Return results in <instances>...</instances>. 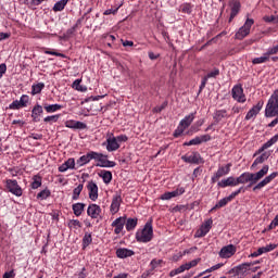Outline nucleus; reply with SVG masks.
<instances>
[{"mask_svg":"<svg viewBox=\"0 0 278 278\" xmlns=\"http://www.w3.org/2000/svg\"><path fill=\"white\" fill-rule=\"evenodd\" d=\"M268 170H270V166L264 165L261 170L257 173H249L244 172L239 177H237V186H240V184H249L247 188H251L252 186H255L260 179H264L266 175H268Z\"/></svg>","mask_w":278,"mask_h":278,"instance_id":"f257e3e1","label":"nucleus"},{"mask_svg":"<svg viewBox=\"0 0 278 278\" xmlns=\"http://www.w3.org/2000/svg\"><path fill=\"white\" fill-rule=\"evenodd\" d=\"M275 116L276 118L268 124V127L278 125V89L271 93L265 106V117L273 118Z\"/></svg>","mask_w":278,"mask_h":278,"instance_id":"f03ea898","label":"nucleus"},{"mask_svg":"<svg viewBox=\"0 0 278 278\" xmlns=\"http://www.w3.org/2000/svg\"><path fill=\"white\" fill-rule=\"evenodd\" d=\"M136 240L143 243L153 240V219L148 220L142 229L137 230Z\"/></svg>","mask_w":278,"mask_h":278,"instance_id":"7ed1b4c3","label":"nucleus"},{"mask_svg":"<svg viewBox=\"0 0 278 278\" xmlns=\"http://www.w3.org/2000/svg\"><path fill=\"white\" fill-rule=\"evenodd\" d=\"M241 192H245L244 187H240L237 191L232 192L230 195L223 198L218 201V203L213 206L210 212H216V210H220V207H225L227 203H231V200L241 194Z\"/></svg>","mask_w":278,"mask_h":278,"instance_id":"20e7f679","label":"nucleus"},{"mask_svg":"<svg viewBox=\"0 0 278 278\" xmlns=\"http://www.w3.org/2000/svg\"><path fill=\"white\" fill-rule=\"evenodd\" d=\"M199 262H201V258H195L189 263L180 265L178 268L169 271V277H177V275H181V273H186V270H190V268L199 266Z\"/></svg>","mask_w":278,"mask_h":278,"instance_id":"39448f33","label":"nucleus"},{"mask_svg":"<svg viewBox=\"0 0 278 278\" xmlns=\"http://www.w3.org/2000/svg\"><path fill=\"white\" fill-rule=\"evenodd\" d=\"M254 23L253 18H247L244 25L236 33L237 40H244L251 34V27H253Z\"/></svg>","mask_w":278,"mask_h":278,"instance_id":"423d86ee","label":"nucleus"},{"mask_svg":"<svg viewBox=\"0 0 278 278\" xmlns=\"http://www.w3.org/2000/svg\"><path fill=\"white\" fill-rule=\"evenodd\" d=\"M96 162H99L96 166L100 168H114L116 162L108 160V154L96 152Z\"/></svg>","mask_w":278,"mask_h":278,"instance_id":"0eeeda50","label":"nucleus"},{"mask_svg":"<svg viewBox=\"0 0 278 278\" xmlns=\"http://www.w3.org/2000/svg\"><path fill=\"white\" fill-rule=\"evenodd\" d=\"M5 188L8 192H11L14 197H23V188L18 186V181L16 179H7Z\"/></svg>","mask_w":278,"mask_h":278,"instance_id":"6e6552de","label":"nucleus"},{"mask_svg":"<svg viewBox=\"0 0 278 278\" xmlns=\"http://www.w3.org/2000/svg\"><path fill=\"white\" fill-rule=\"evenodd\" d=\"M248 270H251V264L242 263L238 266L232 267L228 271V275H232V277H244V275H247Z\"/></svg>","mask_w":278,"mask_h":278,"instance_id":"1a4fd4ad","label":"nucleus"},{"mask_svg":"<svg viewBox=\"0 0 278 278\" xmlns=\"http://www.w3.org/2000/svg\"><path fill=\"white\" fill-rule=\"evenodd\" d=\"M231 96L237 103H247V96L244 94V89L242 85H236L231 89Z\"/></svg>","mask_w":278,"mask_h":278,"instance_id":"9d476101","label":"nucleus"},{"mask_svg":"<svg viewBox=\"0 0 278 278\" xmlns=\"http://www.w3.org/2000/svg\"><path fill=\"white\" fill-rule=\"evenodd\" d=\"M231 173V163L226 164L225 166H219L217 172L212 176L211 184H216L225 175Z\"/></svg>","mask_w":278,"mask_h":278,"instance_id":"9b49d317","label":"nucleus"},{"mask_svg":"<svg viewBox=\"0 0 278 278\" xmlns=\"http://www.w3.org/2000/svg\"><path fill=\"white\" fill-rule=\"evenodd\" d=\"M123 204V197L121 193L116 192L111 202L110 212L114 216V214H118L121 212V205Z\"/></svg>","mask_w":278,"mask_h":278,"instance_id":"f8f14e48","label":"nucleus"},{"mask_svg":"<svg viewBox=\"0 0 278 278\" xmlns=\"http://www.w3.org/2000/svg\"><path fill=\"white\" fill-rule=\"evenodd\" d=\"M92 160H97V152L94 151H89L86 154H84L83 156H80L77 161L76 164L78 166V168H81V166H86V164H90V162H92Z\"/></svg>","mask_w":278,"mask_h":278,"instance_id":"ddd939ff","label":"nucleus"},{"mask_svg":"<svg viewBox=\"0 0 278 278\" xmlns=\"http://www.w3.org/2000/svg\"><path fill=\"white\" fill-rule=\"evenodd\" d=\"M278 172H274L270 175L266 176L262 181H260L256 186L253 187V192L257 190H262V188H266L268 184H270L273 180L277 179Z\"/></svg>","mask_w":278,"mask_h":278,"instance_id":"4468645a","label":"nucleus"},{"mask_svg":"<svg viewBox=\"0 0 278 278\" xmlns=\"http://www.w3.org/2000/svg\"><path fill=\"white\" fill-rule=\"evenodd\" d=\"M214 224V220L212 218L207 219L200 228V230H197L195 238H205L207 233H210V229H212V225Z\"/></svg>","mask_w":278,"mask_h":278,"instance_id":"2eb2a0df","label":"nucleus"},{"mask_svg":"<svg viewBox=\"0 0 278 278\" xmlns=\"http://www.w3.org/2000/svg\"><path fill=\"white\" fill-rule=\"evenodd\" d=\"M186 192L184 187L177 188L174 191H167L161 195V201H170V199H175V197H181Z\"/></svg>","mask_w":278,"mask_h":278,"instance_id":"dca6fc26","label":"nucleus"},{"mask_svg":"<svg viewBox=\"0 0 278 278\" xmlns=\"http://www.w3.org/2000/svg\"><path fill=\"white\" fill-rule=\"evenodd\" d=\"M229 7H230V17L228 23H231V21H233L240 13V8H242V5L240 4V0H232L229 3Z\"/></svg>","mask_w":278,"mask_h":278,"instance_id":"f3484780","label":"nucleus"},{"mask_svg":"<svg viewBox=\"0 0 278 278\" xmlns=\"http://www.w3.org/2000/svg\"><path fill=\"white\" fill-rule=\"evenodd\" d=\"M262 108H264V100H261L254 105L245 115V121H251V118H255L260 112H262Z\"/></svg>","mask_w":278,"mask_h":278,"instance_id":"a211bd4d","label":"nucleus"},{"mask_svg":"<svg viewBox=\"0 0 278 278\" xmlns=\"http://www.w3.org/2000/svg\"><path fill=\"white\" fill-rule=\"evenodd\" d=\"M236 245L233 244H229L226 245L224 248H222V250L219 251V257H223V260H227L229 257H232V255H236Z\"/></svg>","mask_w":278,"mask_h":278,"instance_id":"6ab92c4d","label":"nucleus"},{"mask_svg":"<svg viewBox=\"0 0 278 278\" xmlns=\"http://www.w3.org/2000/svg\"><path fill=\"white\" fill-rule=\"evenodd\" d=\"M87 190L89 192V199L91 201H97L99 199V186H97V182L89 181L87 185Z\"/></svg>","mask_w":278,"mask_h":278,"instance_id":"aec40b11","label":"nucleus"},{"mask_svg":"<svg viewBox=\"0 0 278 278\" xmlns=\"http://www.w3.org/2000/svg\"><path fill=\"white\" fill-rule=\"evenodd\" d=\"M276 249L277 244L270 243L266 247L258 248V250L251 253L249 257H260V255H264V253H270V251H275Z\"/></svg>","mask_w":278,"mask_h":278,"instance_id":"412c9836","label":"nucleus"},{"mask_svg":"<svg viewBox=\"0 0 278 278\" xmlns=\"http://www.w3.org/2000/svg\"><path fill=\"white\" fill-rule=\"evenodd\" d=\"M126 217L122 216L112 222L111 227H114V233L118 236L125 229Z\"/></svg>","mask_w":278,"mask_h":278,"instance_id":"4be33fe9","label":"nucleus"},{"mask_svg":"<svg viewBox=\"0 0 278 278\" xmlns=\"http://www.w3.org/2000/svg\"><path fill=\"white\" fill-rule=\"evenodd\" d=\"M181 160L187 164H200L201 154L199 152H192L190 155L186 154L181 156Z\"/></svg>","mask_w":278,"mask_h":278,"instance_id":"5701e85b","label":"nucleus"},{"mask_svg":"<svg viewBox=\"0 0 278 278\" xmlns=\"http://www.w3.org/2000/svg\"><path fill=\"white\" fill-rule=\"evenodd\" d=\"M87 215L93 220L101 216V206L98 204H89L87 208Z\"/></svg>","mask_w":278,"mask_h":278,"instance_id":"b1692460","label":"nucleus"},{"mask_svg":"<svg viewBox=\"0 0 278 278\" xmlns=\"http://www.w3.org/2000/svg\"><path fill=\"white\" fill-rule=\"evenodd\" d=\"M218 188H233L238 186V180L236 177L230 176L228 178L222 179L220 181L217 182Z\"/></svg>","mask_w":278,"mask_h":278,"instance_id":"393cba45","label":"nucleus"},{"mask_svg":"<svg viewBox=\"0 0 278 278\" xmlns=\"http://www.w3.org/2000/svg\"><path fill=\"white\" fill-rule=\"evenodd\" d=\"M115 255L119 260H127V257H132V255H136V252L127 248H118L115 252Z\"/></svg>","mask_w":278,"mask_h":278,"instance_id":"a878e982","label":"nucleus"},{"mask_svg":"<svg viewBox=\"0 0 278 278\" xmlns=\"http://www.w3.org/2000/svg\"><path fill=\"white\" fill-rule=\"evenodd\" d=\"M65 127L68 129H88V125L84 122H77L74 119H68L65 122Z\"/></svg>","mask_w":278,"mask_h":278,"instance_id":"bb28decb","label":"nucleus"},{"mask_svg":"<svg viewBox=\"0 0 278 278\" xmlns=\"http://www.w3.org/2000/svg\"><path fill=\"white\" fill-rule=\"evenodd\" d=\"M278 141V134L275 135L274 137H271L267 142H265L254 154L255 155H260V153H264V151H266V149H270V147H273V144H276V142Z\"/></svg>","mask_w":278,"mask_h":278,"instance_id":"cd10ccee","label":"nucleus"},{"mask_svg":"<svg viewBox=\"0 0 278 278\" xmlns=\"http://www.w3.org/2000/svg\"><path fill=\"white\" fill-rule=\"evenodd\" d=\"M106 151L112 152V151H118L121 149V143L116 140V137H110L106 139Z\"/></svg>","mask_w":278,"mask_h":278,"instance_id":"c85d7f7f","label":"nucleus"},{"mask_svg":"<svg viewBox=\"0 0 278 278\" xmlns=\"http://www.w3.org/2000/svg\"><path fill=\"white\" fill-rule=\"evenodd\" d=\"M75 170V159L71 157L59 166V173H66V170Z\"/></svg>","mask_w":278,"mask_h":278,"instance_id":"c756f323","label":"nucleus"},{"mask_svg":"<svg viewBox=\"0 0 278 278\" xmlns=\"http://www.w3.org/2000/svg\"><path fill=\"white\" fill-rule=\"evenodd\" d=\"M194 118H197V112L185 116V118L179 122V125L182 126L185 129H188V127H190V125H192V123L194 122Z\"/></svg>","mask_w":278,"mask_h":278,"instance_id":"7c9ffc66","label":"nucleus"},{"mask_svg":"<svg viewBox=\"0 0 278 278\" xmlns=\"http://www.w3.org/2000/svg\"><path fill=\"white\" fill-rule=\"evenodd\" d=\"M42 105L36 104L31 110V118L34 123L40 122V115L42 114Z\"/></svg>","mask_w":278,"mask_h":278,"instance_id":"2f4dec72","label":"nucleus"},{"mask_svg":"<svg viewBox=\"0 0 278 278\" xmlns=\"http://www.w3.org/2000/svg\"><path fill=\"white\" fill-rule=\"evenodd\" d=\"M268 157H270V152H263L258 157L254 160L251 168H255V166H257L258 164H264L266 160H268Z\"/></svg>","mask_w":278,"mask_h":278,"instance_id":"473e14b6","label":"nucleus"},{"mask_svg":"<svg viewBox=\"0 0 278 278\" xmlns=\"http://www.w3.org/2000/svg\"><path fill=\"white\" fill-rule=\"evenodd\" d=\"M73 213L75 216L79 217L81 214H84V210H86V204L78 202L72 205Z\"/></svg>","mask_w":278,"mask_h":278,"instance_id":"72a5a7b5","label":"nucleus"},{"mask_svg":"<svg viewBox=\"0 0 278 278\" xmlns=\"http://www.w3.org/2000/svg\"><path fill=\"white\" fill-rule=\"evenodd\" d=\"M62 108H64L62 104H43V110H46V112L48 114H53V112H59V110H62Z\"/></svg>","mask_w":278,"mask_h":278,"instance_id":"f704fd0d","label":"nucleus"},{"mask_svg":"<svg viewBox=\"0 0 278 278\" xmlns=\"http://www.w3.org/2000/svg\"><path fill=\"white\" fill-rule=\"evenodd\" d=\"M213 118L217 123H220L223 118H229V114H227V110H217L215 111Z\"/></svg>","mask_w":278,"mask_h":278,"instance_id":"c9c22d12","label":"nucleus"},{"mask_svg":"<svg viewBox=\"0 0 278 278\" xmlns=\"http://www.w3.org/2000/svg\"><path fill=\"white\" fill-rule=\"evenodd\" d=\"M79 25H81V20H77L76 24L67 29L65 33H64V38H73V36H75V31H77V28L79 27Z\"/></svg>","mask_w":278,"mask_h":278,"instance_id":"e433bc0d","label":"nucleus"},{"mask_svg":"<svg viewBox=\"0 0 278 278\" xmlns=\"http://www.w3.org/2000/svg\"><path fill=\"white\" fill-rule=\"evenodd\" d=\"M125 226H126L127 231H134V229H136V227H138V218L130 217V218L126 219Z\"/></svg>","mask_w":278,"mask_h":278,"instance_id":"4c0bfd02","label":"nucleus"},{"mask_svg":"<svg viewBox=\"0 0 278 278\" xmlns=\"http://www.w3.org/2000/svg\"><path fill=\"white\" fill-rule=\"evenodd\" d=\"M99 177H101L103 182L106 185L112 182V172L110 170L102 169Z\"/></svg>","mask_w":278,"mask_h":278,"instance_id":"58836bf2","label":"nucleus"},{"mask_svg":"<svg viewBox=\"0 0 278 278\" xmlns=\"http://www.w3.org/2000/svg\"><path fill=\"white\" fill-rule=\"evenodd\" d=\"M45 90V83H38L34 84L31 86V94L35 97V94H40Z\"/></svg>","mask_w":278,"mask_h":278,"instance_id":"ea45409f","label":"nucleus"},{"mask_svg":"<svg viewBox=\"0 0 278 278\" xmlns=\"http://www.w3.org/2000/svg\"><path fill=\"white\" fill-rule=\"evenodd\" d=\"M40 186H42V176L40 175L33 176V182H31L33 190H38Z\"/></svg>","mask_w":278,"mask_h":278,"instance_id":"a19ab883","label":"nucleus"},{"mask_svg":"<svg viewBox=\"0 0 278 278\" xmlns=\"http://www.w3.org/2000/svg\"><path fill=\"white\" fill-rule=\"evenodd\" d=\"M66 1L67 0H60V1H58L54 5H53V8H52V10H53V12H62L65 8H66Z\"/></svg>","mask_w":278,"mask_h":278,"instance_id":"79ce46f5","label":"nucleus"},{"mask_svg":"<svg viewBox=\"0 0 278 278\" xmlns=\"http://www.w3.org/2000/svg\"><path fill=\"white\" fill-rule=\"evenodd\" d=\"M193 8L194 5H192L191 3L185 2L180 5V12H182V14H192Z\"/></svg>","mask_w":278,"mask_h":278,"instance_id":"37998d69","label":"nucleus"},{"mask_svg":"<svg viewBox=\"0 0 278 278\" xmlns=\"http://www.w3.org/2000/svg\"><path fill=\"white\" fill-rule=\"evenodd\" d=\"M90 244H92V233L86 232L83 238V249L90 247Z\"/></svg>","mask_w":278,"mask_h":278,"instance_id":"c03bdc74","label":"nucleus"},{"mask_svg":"<svg viewBox=\"0 0 278 278\" xmlns=\"http://www.w3.org/2000/svg\"><path fill=\"white\" fill-rule=\"evenodd\" d=\"M72 88H74V90H78V92H86V90H88V88L81 86V79L74 80Z\"/></svg>","mask_w":278,"mask_h":278,"instance_id":"a18cd8bd","label":"nucleus"},{"mask_svg":"<svg viewBox=\"0 0 278 278\" xmlns=\"http://www.w3.org/2000/svg\"><path fill=\"white\" fill-rule=\"evenodd\" d=\"M49 197H51V190L49 189H43L37 194V199H39L40 201H47Z\"/></svg>","mask_w":278,"mask_h":278,"instance_id":"49530a36","label":"nucleus"},{"mask_svg":"<svg viewBox=\"0 0 278 278\" xmlns=\"http://www.w3.org/2000/svg\"><path fill=\"white\" fill-rule=\"evenodd\" d=\"M84 190V184L78 185L74 190H73V201H77L79 199V194H81V191Z\"/></svg>","mask_w":278,"mask_h":278,"instance_id":"de8ad7c7","label":"nucleus"},{"mask_svg":"<svg viewBox=\"0 0 278 278\" xmlns=\"http://www.w3.org/2000/svg\"><path fill=\"white\" fill-rule=\"evenodd\" d=\"M43 53H46V55H55L56 58H66V54L55 52L53 49L51 50L49 48H43Z\"/></svg>","mask_w":278,"mask_h":278,"instance_id":"09e8293b","label":"nucleus"},{"mask_svg":"<svg viewBox=\"0 0 278 278\" xmlns=\"http://www.w3.org/2000/svg\"><path fill=\"white\" fill-rule=\"evenodd\" d=\"M201 144V138L200 137H194L190 141H186L184 143V147H193V146H199Z\"/></svg>","mask_w":278,"mask_h":278,"instance_id":"8fccbe9b","label":"nucleus"},{"mask_svg":"<svg viewBox=\"0 0 278 278\" xmlns=\"http://www.w3.org/2000/svg\"><path fill=\"white\" fill-rule=\"evenodd\" d=\"M18 103H20V108H27V105L29 103V96L23 94L20 98Z\"/></svg>","mask_w":278,"mask_h":278,"instance_id":"3c124183","label":"nucleus"},{"mask_svg":"<svg viewBox=\"0 0 278 278\" xmlns=\"http://www.w3.org/2000/svg\"><path fill=\"white\" fill-rule=\"evenodd\" d=\"M121 8H123V4L117 5L115 9H109L104 11V16H110V14L116 15L118 14V10H121Z\"/></svg>","mask_w":278,"mask_h":278,"instance_id":"603ef678","label":"nucleus"},{"mask_svg":"<svg viewBox=\"0 0 278 278\" xmlns=\"http://www.w3.org/2000/svg\"><path fill=\"white\" fill-rule=\"evenodd\" d=\"M218 75H220V70L218 68H214L212 72H210L205 77L206 79H212V78H216L218 77Z\"/></svg>","mask_w":278,"mask_h":278,"instance_id":"864d4df0","label":"nucleus"},{"mask_svg":"<svg viewBox=\"0 0 278 278\" xmlns=\"http://www.w3.org/2000/svg\"><path fill=\"white\" fill-rule=\"evenodd\" d=\"M60 121V115H50L43 118L45 123H58Z\"/></svg>","mask_w":278,"mask_h":278,"instance_id":"5fc2aeb1","label":"nucleus"},{"mask_svg":"<svg viewBox=\"0 0 278 278\" xmlns=\"http://www.w3.org/2000/svg\"><path fill=\"white\" fill-rule=\"evenodd\" d=\"M163 263H164L163 260L154 258V260L151 261L150 266H151L152 270H155V268L161 266Z\"/></svg>","mask_w":278,"mask_h":278,"instance_id":"6e6d98bb","label":"nucleus"},{"mask_svg":"<svg viewBox=\"0 0 278 278\" xmlns=\"http://www.w3.org/2000/svg\"><path fill=\"white\" fill-rule=\"evenodd\" d=\"M166 108H168V102H163L162 105L160 106H155L153 109V112L156 113V114H160V112H162L163 110H166Z\"/></svg>","mask_w":278,"mask_h":278,"instance_id":"4d7b16f0","label":"nucleus"},{"mask_svg":"<svg viewBox=\"0 0 278 278\" xmlns=\"http://www.w3.org/2000/svg\"><path fill=\"white\" fill-rule=\"evenodd\" d=\"M184 131H186V128H184L179 124L178 127L176 128V130L174 131V138H179V136H181V134H184Z\"/></svg>","mask_w":278,"mask_h":278,"instance_id":"13d9d810","label":"nucleus"},{"mask_svg":"<svg viewBox=\"0 0 278 278\" xmlns=\"http://www.w3.org/2000/svg\"><path fill=\"white\" fill-rule=\"evenodd\" d=\"M21 104L18 100H14L11 104H9V110H21Z\"/></svg>","mask_w":278,"mask_h":278,"instance_id":"bf43d9fd","label":"nucleus"},{"mask_svg":"<svg viewBox=\"0 0 278 278\" xmlns=\"http://www.w3.org/2000/svg\"><path fill=\"white\" fill-rule=\"evenodd\" d=\"M207 79H208V78H207L206 76H204V77L202 78V81H201V85H200V89H199L198 94H201V92H203L205 86H207Z\"/></svg>","mask_w":278,"mask_h":278,"instance_id":"052dcab7","label":"nucleus"},{"mask_svg":"<svg viewBox=\"0 0 278 278\" xmlns=\"http://www.w3.org/2000/svg\"><path fill=\"white\" fill-rule=\"evenodd\" d=\"M223 266H225V264L223 263L216 264L211 268L206 269L205 273H214V270H218L219 268H223Z\"/></svg>","mask_w":278,"mask_h":278,"instance_id":"680f3d73","label":"nucleus"},{"mask_svg":"<svg viewBox=\"0 0 278 278\" xmlns=\"http://www.w3.org/2000/svg\"><path fill=\"white\" fill-rule=\"evenodd\" d=\"M115 139L117 140V143L119 144L121 142H127V140H129V137H127V135H119V136L115 137Z\"/></svg>","mask_w":278,"mask_h":278,"instance_id":"e2e57ef3","label":"nucleus"},{"mask_svg":"<svg viewBox=\"0 0 278 278\" xmlns=\"http://www.w3.org/2000/svg\"><path fill=\"white\" fill-rule=\"evenodd\" d=\"M186 210H188L186 205H176L173 207V212H186Z\"/></svg>","mask_w":278,"mask_h":278,"instance_id":"0e129e2a","label":"nucleus"},{"mask_svg":"<svg viewBox=\"0 0 278 278\" xmlns=\"http://www.w3.org/2000/svg\"><path fill=\"white\" fill-rule=\"evenodd\" d=\"M210 140H212V136H210V135H202V136H200L201 144H203V142H210Z\"/></svg>","mask_w":278,"mask_h":278,"instance_id":"69168bd1","label":"nucleus"},{"mask_svg":"<svg viewBox=\"0 0 278 278\" xmlns=\"http://www.w3.org/2000/svg\"><path fill=\"white\" fill-rule=\"evenodd\" d=\"M70 227H81V222H79V219H72L70 222Z\"/></svg>","mask_w":278,"mask_h":278,"instance_id":"338daca9","label":"nucleus"},{"mask_svg":"<svg viewBox=\"0 0 278 278\" xmlns=\"http://www.w3.org/2000/svg\"><path fill=\"white\" fill-rule=\"evenodd\" d=\"M2 278H14V270L4 273Z\"/></svg>","mask_w":278,"mask_h":278,"instance_id":"774afa93","label":"nucleus"}]
</instances>
